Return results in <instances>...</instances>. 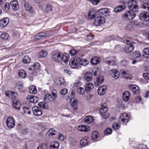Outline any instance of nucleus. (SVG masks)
<instances>
[{
	"label": "nucleus",
	"mask_w": 149,
	"mask_h": 149,
	"mask_svg": "<svg viewBox=\"0 0 149 149\" xmlns=\"http://www.w3.org/2000/svg\"><path fill=\"white\" fill-rule=\"evenodd\" d=\"M112 132V130L111 128H107L104 131V134L105 135H108L110 134Z\"/></svg>",
	"instance_id": "obj_48"
},
{
	"label": "nucleus",
	"mask_w": 149,
	"mask_h": 149,
	"mask_svg": "<svg viewBox=\"0 0 149 149\" xmlns=\"http://www.w3.org/2000/svg\"><path fill=\"white\" fill-rule=\"evenodd\" d=\"M41 58H44L47 55V52L45 50L41 51L39 54Z\"/></svg>",
	"instance_id": "obj_45"
},
{
	"label": "nucleus",
	"mask_w": 149,
	"mask_h": 149,
	"mask_svg": "<svg viewBox=\"0 0 149 149\" xmlns=\"http://www.w3.org/2000/svg\"><path fill=\"white\" fill-rule=\"evenodd\" d=\"M135 16L134 12L128 11L122 15V18L125 20H131L133 19Z\"/></svg>",
	"instance_id": "obj_1"
},
{
	"label": "nucleus",
	"mask_w": 149,
	"mask_h": 149,
	"mask_svg": "<svg viewBox=\"0 0 149 149\" xmlns=\"http://www.w3.org/2000/svg\"><path fill=\"white\" fill-rule=\"evenodd\" d=\"M84 77L87 81H89L92 79V75L90 72H88L85 73Z\"/></svg>",
	"instance_id": "obj_25"
},
{
	"label": "nucleus",
	"mask_w": 149,
	"mask_h": 149,
	"mask_svg": "<svg viewBox=\"0 0 149 149\" xmlns=\"http://www.w3.org/2000/svg\"><path fill=\"white\" fill-rule=\"evenodd\" d=\"M77 52L74 49H71L69 52V54L72 56H73Z\"/></svg>",
	"instance_id": "obj_60"
},
{
	"label": "nucleus",
	"mask_w": 149,
	"mask_h": 149,
	"mask_svg": "<svg viewBox=\"0 0 149 149\" xmlns=\"http://www.w3.org/2000/svg\"><path fill=\"white\" fill-rule=\"evenodd\" d=\"M97 12L92 10L90 11L88 13V15L91 19L94 18L96 16Z\"/></svg>",
	"instance_id": "obj_31"
},
{
	"label": "nucleus",
	"mask_w": 149,
	"mask_h": 149,
	"mask_svg": "<svg viewBox=\"0 0 149 149\" xmlns=\"http://www.w3.org/2000/svg\"><path fill=\"white\" fill-rule=\"evenodd\" d=\"M31 59L30 57L27 56L24 57L22 59V61L24 63H27L30 62Z\"/></svg>",
	"instance_id": "obj_39"
},
{
	"label": "nucleus",
	"mask_w": 149,
	"mask_h": 149,
	"mask_svg": "<svg viewBox=\"0 0 149 149\" xmlns=\"http://www.w3.org/2000/svg\"><path fill=\"white\" fill-rule=\"evenodd\" d=\"M23 111L25 113L30 114L31 113V111L28 107H24L23 108Z\"/></svg>",
	"instance_id": "obj_50"
},
{
	"label": "nucleus",
	"mask_w": 149,
	"mask_h": 149,
	"mask_svg": "<svg viewBox=\"0 0 149 149\" xmlns=\"http://www.w3.org/2000/svg\"><path fill=\"white\" fill-rule=\"evenodd\" d=\"M77 92L81 95H83L84 93V89L82 87H79L77 89Z\"/></svg>",
	"instance_id": "obj_51"
},
{
	"label": "nucleus",
	"mask_w": 149,
	"mask_h": 149,
	"mask_svg": "<svg viewBox=\"0 0 149 149\" xmlns=\"http://www.w3.org/2000/svg\"><path fill=\"white\" fill-rule=\"evenodd\" d=\"M64 138V136L62 134H59L58 137V139L61 141H63V140Z\"/></svg>",
	"instance_id": "obj_64"
},
{
	"label": "nucleus",
	"mask_w": 149,
	"mask_h": 149,
	"mask_svg": "<svg viewBox=\"0 0 149 149\" xmlns=\"http://www.w3.org/2000/svg\"><path fill=\"white\" fill-rule=\"evenodd\" d=\"M129 87L135 95H138L140 93V90L139 88L136 85H130Z\"/></svg>",
	"instance_id": "obj_8"
},
{
	"label": "nucleus",
	"mask_w": 149,
	"mask_h": 149,
	"mask_svg": "<svg viewBox=\"0 0 149 149\" xmlns=\"http://www.w3.org/2000/svg\"><path fill=\"white\" fill-rule=\"evenodd\" d=\"M5 95L11 99H13L17 96V94L16 92L7 91L5 92Z\"/></svg>",
	"instance_id": "obj_11"
},
{
	"label": "nucleus",
	"mask_w": 149,
	"mask_h": 149,
	"mask_svg": "<svg viewBox=\"0 0 149 149\" xmlns=\"http://www.w3.org/2000/svg\"><path fill=\"white\" fill-rule=\"evenodd\" d=\"M17 86L19 90H21L23 88V86L22 83L19 82L17 84Z\"/></svg>",
	"instance_id": "obj_58"
},
{
	"label": "nucleus",
	"mask_w": 149,
	"mask_h": 149,
	"mask_svg": "<svg viewBox=\"0 0 149 149\" xmlns=\"http://www.w3.org/2000/svg\"><path fill=\"white\" fill-rule=\"evenodd\" d=\"M108 109V108L107 107L106 104L105 103L102 104H101V107L99 109L100 114H101V111L102 113H104L106 112Z\"/></svg>",
	"instance_id": "obj_23"
},
{
	"label": "nucleus",
	"mask_w": 149,
	"mask_h": 149,
	"mask_svg": "<svg viewBox=\"0 0 149 149\" xmlns=\"http://www.w3.org/2000/svg\"><path fill=\"white\" fill-rule=\"evenodd\" d=\"M94 87L93 84L91 83L87 84L86 85L85 90L87 93H89L91 90L93 89Z\"/></svg>",
	"instance_id": "obj_22"
},
{
	"label": "nucleus",
	"mask_w": 149,
	"mask_h": 149,
	"mask_svg": "<svg viewBox=\"0 0 149 149\" xmlns=\"http://www.w3.org/2000/svg\"><path fill=\"white\" fill-rule=\"evenodd\" d=\"M98 136L97 132L96 131L93 132L92 134V138L93 139H95L97 138Z\"/></svg>",
	"instance_id": "obj_49"
},
{
	"label": "nucleus",
	"mask_w": 149,
	"mask_h": 149,
	"mask_svg": "<svg viewBox=\"0 0 149 149\" xmlns=\"http://www.w3.org/2000/svg\"><path fill=\"white\" fill-rule=\"evenodd\" d=\"M129 119V117L127 114L126 113H124L120 115L118 119V121L120 123H124L125 124H126Z\"/></svg>",
	"instance_id": "obj_5"
},
{
	"label": "nucleus",
	"mask_w": 149,
	"mask_h": 149,
	"mask_svg": "<svg viewBox=\"0 0 149 149\" xmlns=\"http://www.w3.org/2000/svg\"><path fill=\"white\" fill-rule=\"evenodd\" d=\"M122 73L124 77L126 79H128V77L130 75V73L127 70H124L122 71Z\"/></svg>",
	"instance_id": "obj_38"
},
{
	"label": "nucleus",
	"mask_w": 149,
	"mask_h": 149,
	"mask_svg": "<svg viewBox=\"0 0 149 149\" xmlns=\"http://www.w3.org/2000/svg\"><path fill=\"white\" fill-rule=\"evenodd\" d=\"M79 60H80L79 62V65L85 66L88 63V61L86 59H82L79 58Z\"/></svg>",
	"instance_id": "obj_28"
},
{
	"label": "nucleus",
	"mask_w": 149,
	"mask_h": 149,
	"mask_svg": "<svg viewBox=\"0 0 149 149\" xmlns=\"http://www.w3.org/2000/svg\"><path fill=\"white\" fill-rule=\"evenodd\" d=\"M79 57H75L71 59L69 61V64L71 67L72 68H76L79 65Z\"/></svg>",
	"instance_id": "obj_4"
},
{
	"label": "nucleus",
	"mask_w": 149,
	"mask_h": 149,
	"mask_svg": "<svg viewBox=\"0 0 149 149\" xmlns=\"http://www.w3.org/2000/svg\"><path fill=\"white\" fill-rule=\"evenodd\" d=\"M1 37L3 40H6L8 39L9 36L8 33H4L1 35Z\"/></svg>",
	"instance_id": "obj_42"
},
{
	"label": "nucleus",
	"mask_w": 149,
	"mask_h": 149,
	"mask_svg": "<svg viewBox=\"0 0 149 149\" xmlns=\"http://www.w3.org/2000/svg\"><path fill=\"white\" fill-rule=\"evenodd\" d=\"M9 22L8 18L6 17L0 20V27L1 28H4L6 27Z\"/></svg>",
	"instance_id": "obj_16"
},
{
	"label": "nucleus",
	"mask_w": 149,
	"mask_h": 149,
	"mask_svg": "<svg viewBox=\"0 0 149 149\" xmlns=\"http://www.w3.org/2000/svg\"><path fill=\"white\" fill-rule=\"evenodd\" d=\"M133 28L132 25V24H128L126 27L128 31H131Z\"/></svg>",
	"instance_id": "obj_61"
},
{
	"label": "nucleus",
	"mask_w": 149,
	"mask_h": 149,
	"mask_svg": "<svg viewBox=\"0 0 149 149\" xmlns=\"http://www.w3.org/2000/svg\"><path fill=\"white\" fill-rule=\"evenodd\" d=\"M141 55V53L139 51H136L134 52L133 56L134 57L137 58L140 57Z\"/></svg>",
	"instance_id": "obj_52"
},
{
	"label": "nucleus",
	"mask_w": 149,
	"mask_h": 149,
	"mask_svg": "<svg viewBox=\"0 0 149 149\" xmlns=\"http://www.w3.org/2000/svg\"><path fill=\"white\" fill-rule=\"evenodd\" d=\"M27 100L32 103H36L38 102V99L36 96L32 95L28 96L26 97Z\"/></svg>",
	"instance_id": "obj_13"
},
{
	"label": "nucleus",
	"mask_w": 149,
	"mask_h": 149,
	"mask_svg": "<svg viewBox=\"0 0 149 149\" xmlns=\"http://www.w3.org/2000/svg\"><path fill=\"white\" fill-rule=\"evenodd\" d=\"M44 100L45 102L47 103L53 102L54 101V100L52 99V96L49 93H47L45 95Z\"/></svg>",
	"instance_id": "obj_17"
},
{
	"label": "nucleus",
	"mask_w": 149,
	"mask_h": 149,
	"mask_svg": "<svg viewBox=\"0 0 149 149\" xmlns=\"http://www.w3.org/2000/svg\"><path fill=\"white\" fill-rule=\"evenodd\" d=\"M107 89V86L104 85L100 86L97 90V93L100 95H102L104 94Z\"/></svg>",
	"instance_id": "obj_14"
},
{
	"label": "nucleus",
	"mask_w": 149,
	"mask_h": 149,
	"mask_svg": "<svg viewBox=\"0 0 149 149\" xmlns=\"http://www.w3.org/2000/svg\"><path fill=\"white\" fill-rule=\"evenodd\" d=\"M21 103L17 100H14L13 102V106L16 109L19 110L20 109Z\"/></svg>",
	"instance_id": "obj_26"
},
{
	"label": "nucleus",
	"mask_w": 149,
	"mask_h": 149,
	"mask_svg": "<svg viewBox=\"0 0 149 149\" xmlns=\"http://www.w3.org/2000/svg\"><path fill=\"white\" fill-rule=\"evenodd\" d=\"M33 68H35V70L38 68L40 67V64L38 62L35 63L33 65H32Z\"/></svg>",
	"instance_id": "obj_59"
},
{
	"label": "nucleus",
	"mask_w": 149,
	"mask_h": 149,
	"mask_svg": "<svg viewBox=\"0 0 149 149\" xmlns=\"http://www.w3.org/2000/svg\"><path fill=\"white\" fill-rule=\"evenodd\" d=\"M52 7L49 4H48L46 7V10L47 12H51L52 9Z\"/></svg>",
	"instance_id": "obj_55"
},
{
	"label": "nucleus",
	"mask_w": 149,
	"mask_h": 149,
	"mask_svg": "<svg viewBox=\"0 0 149 149\" xmlns=\"http://www.w3.org/2000/svg\"><path fill=\"white\" fill-rule=\"evenodd\" d=\"M45 104H46L45 102H42L38 104V106L40 108L42 109H45L46 107Z\"/></svg>",
	"instance_id": "obj_53"
},
{
	"label": "nucleus",
	"mask_w": 149,
	"mask_h": 149,
	"mask_svg": "<svg viewBox=\"0 0 149 149\" xmlns=\"http://www.w3.org/2000/svg\"><path fill=\"white\" fill-rule=\"evenodd\" d=\"M10 5L14 10H17L19 8L18 3L16 0H14L10 2Z\"/></svg>",
	"instance_id": "obj_21"
},
{
	"label": "nucleus",
	"mask_w": 149,
	"mask_h": 149,
	"mask_svg": "<svg viewBox=\"0 0 149 149\" xmlns=\"http://www.w3.org/2000/svg\"><path fill=\"white\" fill-rule=\"evenodd\" d=\"M105 8H101L99 10L97 13H98L100 15H102L104 14V9Z\"/></svg>",
	"instance_id": "obj_56"
},
{
	"label": "nucleus",
	"mask_w": 149,
	"mask_h": 149,
	"mask_svg": "<svg viewBox=\"0 0 149 149\" xmlns=\"http://www.w3.org/2000/svg\"><path fill=\"white\" fill-rule=\"evenodd\" d=\"M87 137H85L83 138L80 141V144L83 146H86L87 145L88 141L87 140Z\"/></svg>",
	"instance_id": "obj_40"
},
{
	"label": "nucleus",
	"mask_w": 149,
	"mask_h": 149,
	"mask_svg": "<svg viewBox=\"0 0 149 149\" xmlns=\"http://www.w3.org/2000/svg\"><path fill=\"white\" fill-rule=\"evenodd\" d=\"M143 77L145 79L149 80V73H144L143 74Z\"/></svg>",
	"instance_id": "obj_62"
},
{
	"label": "nucleus",
	"mask_w": 149,
	"mask_h": 149,
	"mask_svg": "<svg viewBox=\"0 0 149 149\" xmlns=\"http://www.w3.org/2000/svg\"><path fill=\"white\" fill-rule=\"evenodd\" d=\"M126 41L127 44L124 50L126 53H129L132 52L134 49L133 45L134 43L132 41L130 42L128 40H127Z\"/></svg>",
	"instance_id": "obj_3"
},
{
	"label": "nucleus",
	"mask_w": 149,
	"mask_h": 149,
	"mask_svg": "<svg viewBox=\"0 0 149 149\" xmlns=\"http://www.w3.org/2000/svg\"><path fill=\"white\" fill-rule=\"evenodd\" d=\"M32 111L34 114L36 116H39L42 114V111L40 108L37 106L33 107L32 108Z\"/></svg>",
	"instance_id": "obj_12"
},
{
	"label": "nucleus",
	"mask_w": 149,
	"mask_h": 149,
	"mask_svg": "<svg viewBox=\"0 0 149 149\" xmlns=\"http://www.w3.org/2000/svg\"><path fill=\"white\" fill-rule=\"evenodd\" d=\"M90 127L87 126L82 125L78 127V129L80 131L87 132L90 130Z\"/></svg>",
	"instance_id": "obj_19"
},
{
	"label": "nucleus",
	"mask_w": 149,
	"mask_h": 149,
	"mask_svg": "<svg viewBox=\"0 0 149 149\" xmlns=\"http://www.w3.org/2000/svg\"><path fill=\"white\" fill-rule=\"evenodd\" d=\"M52 58L53 60L59 63L61 61V54L59 52H54L52 53Z\"/></svg>",
	"instance_id": "obj_10"
},
{
	"label": "nucleus",
	"mask_w": 149,
	"mask_h": 149,
	"mask_svg": "<svg viewBox=\"0 0 149 149\" xmlns=\"http://www.w3.org/2000/svg\"><path fill=\"white\" fill-rule=\"evenodd\" d=\"M59 146L58 143L56 142H54L53 145L50 146V149H57Z\"/></svg>",
	"instance_id": "obj_41"
},
{
	"label": "nucleus",
	"mask_w": 149,
	"mask_h": 149,
	"mask_svg": "<svg viewBox=\"0 0 149 149\" xmlns=\"http://www.w3.org/2000/svg\"><path fill=\"white\" fill-rule=\"evenodd\" d=\"M100 62V59L97 57H94L92 58L91 60V63L93 65L98 64Z\"/></svg>",
	"instance_id": "obj_30"
},
{
	"label": "nucleus",
	"mask_w": 149,
	"mask_h": 149,
	"mask_svg": "<svg viewBox=\"0 0 149 149\" xmlns=\"http://www.w3.org/2000/svg\"><path fill=\"white\" fill-rule=\"evenodd\" d=\"M24 6L25 9L28 11H29L31 13H32L33 11V9L31 6L28 4L27 3H26L24 4Z\"/></svg>",
	"instance_id": "obj_34"
},
{
	"label": "nucleus",
	"mask_w": 149,
	"mask_h": 149,
	"mask_svg": "<svg viewBox=\"0 0 149 149\" xmlns=\"http://www.w3.org/2000/svg\"><path fill=\"white\" fill-rule=\"evenodd\" d=\"M102 118L103 119L108 118L109 116V114L106 112L102 113V111L101 112V114H100Z\"/></svg>",
	"instance_id": "obj_44"
},
{
	"label": "nucleus",
	"mask_w": 149,
	"mask_h": 149,
	"mask_svg": "<svg viewBox=\"0 0 149 149\" xmlns=\"http://www.w3.org/2000/svg\"><path fill=\"white\" fill-rule=\"evenodd\" d=\"M139 18L141 20L146 22L149 20V13L144 11L140 14Z\"/></svg>",
	"instance_id": "obj_9"
},
{
	"label": "nucleus",
	"mask_w": 149,
	"mask_h": 149,
	"mask_svg": "<svg viewBox=\"0 0 149 149\" xmlns=\"http://www.w3.org/2000/svg\"><path fill=\"white\" fill-rule=\"evenodd\" d=\"M93 120V117L90 116H88L84 118L85 122L86 123H92Z\"/></svg>",
	"instance_id": "obj_27"
},
{
	"label": "nucleus",
	"mask_w": 149,
	"mask_h": 149,
	"mask_svg": "<svg viewBox=\"0 0 149 149\" xmlns=\"http://www.w3.org/2000/svg\"><path fill=\"white\" fill-rule=\"evenodd\" d=\"M141 8L149 11V2L144 3L141 6Z\"/></svg>",
	"instance_id": "obj_37"
},
{
	"label": "nucleus",
	"mask_w": 149,
	"mask_h": 149,
	"mask_svg": "<svg viewBox=\"0 0 149 149\" xmlns=\"http://www.w3.org/2000/svg\"><path fill=\"white\" fill-rule=\"evenodd\" d=\"M111 74L112 77L115 79L118 78L120 76L119 72L115 69L111 70Z\"/></svg>",
	"instance_id": "obj_18"
},
{
	"label": "nucleus",
	"mask_w": 149,
	"mask_h": 149,
	"mask_svg": "<svg viewBox=\"0 0 149 149\" xmlns=\"http://www.w3.org/2000/svg\"><path fill=\"white\" fill-rule=\"evenodd\" d=\"M105 19L102 16L98 17L96 18L94 20V24L95 26H98L100 24L104 23Z\"/></svg>",
	"instance_id": "obj_7"
},
{
	"label": "nucleus",
	"mask_w": 149,
	"mask_h": 149,
	"mask_svg": "<svg viewBox=\"0 0 149 149\" xmlns=\"http://www.w3.org/2000/svg\"><path fill=\"white\" fill-rule=\"evenodd\" d=\"M104 80V78L102 76H99L96 78V81L101 84L103 82Z\"/></svg>",
	"instance_id": "obj_47"
},
{
	"label": "nucleus",
	"mask_w": 149,
	"mask_h": 149,
	"mask_svg": "<svg viewBox=\"0 0 149 149\" xmlns=\"http://www.w3.org/2000/svg\"><path fill=\"white\" fill-rule=\"evenodd\" d=\"M6 124L9 128H13L15 126V121L13 118L11 117H8L6 120Z\"/></svg>",
	"instance_id": "obj_6"
},
{
	"label": "nucleus",
	"mask_w": 149,
	"mask_h": 149,
	"mask_svg": "<svg viewBox=\"0 0 149 149\" xmlns=\"http://www.w3.org/2000/svg\"><path fill=\"white\" fill-rule=\"evenodd\" d=\"M37 149H47V145L45 144H42L38 146Z\"/></svg>",
	"instance_id": "obj_54"
},
{
	"label": "nucleus",
	"mask_w": 149,
	"mask_h": 149,
	"mask_svg": "<svg viewBox=\"0 0 149 149\" xmlns=\"http://www.w3.org/2000/svg\"><path fill=\"white\" fill-rule=\"evenodd\" d=\"M130 92L128 91H125L123 93V99L125 101H128L130 97Z\"/></svg>",
	"instance_id": "obj_20"
},
{
	"label": "nucleus",
	"mask_w": 149,
	"mask_h": 149,
	"mask_svg": "<svg viewBox=\"0 0 149 149\" xmlns=\"http://www.w3.org/2000/svg\"><path fill=\"white\" fill-rule=\"evenodd\" d=\"M30 93L31 94H35L37 92L36 88L35 86L31 85L30 86L29 88Z\"/></svg>",
	"instance_id": "obj_32"
},
{
	"label": "nucleus",
	"mask_w": 149,
	"mask_h": 149,
	"mask_svg": "<svg viewBox=\"0 0 149 149\" xmlns=\"http://www.w3.org/2000/svg\"><path fill=\"white\" fill-rule=\"evenodd\" d=\"M48 35L46 33L42 32L36 35L34 38L36 39H39L41 38L42 37L47 36Z\"/></svg>",
	"instance_id": "obj_29"
},
{
	"label": "nucleus",
	"mask_w": 149,
	"mask_h": 149,
	"mask_svg": "<svg viewBox=\"0 0 149 149\" xmlns=\"http://www.w3.org/2000/svg\"><path fill=\"white\" fill-rule=\"evenodd\" d=\"M102 118L103 119L108 118L109 116V114L106 112L102 113V111L101 112V114H100Z\"/></svg>",
	"instance_id": "obj_43"
},
{
	"label": "nucleus",
	"mask_w": 149,
	"mask_h": 149,
	"mask_svg": "<svg viewBox=\"0 0 149 149\" xmlns=\"http://www.w3.org/2000/svg\"><path fill=\"white\" fill-rule=\"evenodd\" d=\"M19 76L21 78H24L26 76V74L24 70H21L18 71Z\"/></svg>",
	"instance_id": "obj_33"
},
{
	"label": "nucleus",
	"mask_w": 149,
	"mask_h": 149,
	"mask_svg": "<svg viewBox=\"0 0 149 149\" xmlns=\"http://www.w3.org/2000/svg\"><path fill=\"white\" fill-rule=\"evenodd\" d=\"M69 59V56L68 54L64 53L62 56H61V61L60 62L62 63L63 62L64 63L67 62Z\"/></svg>",
	"instance_id": "obj_15"
},
{
	"label": "nucleus",
	"mask_w": 149,
	"mask_h": 149,
	"mask_svg": "<svg viewBox=\"0 0 149 149\" xmlns=\"http://www.w3.org/2000/svg\"><path fill=\"white\" fill-rule=\"evenodd\" d=\"M56 133V131L53 128H52L49 130L47 132V135L49 136L50 135L53 136L55 135Z\"/></svg>",
	"instance_id": "obj_35"
},
{
	"label": "nucleus",
	"mask_w": 149,
	"mask_h": 149,
	"mask_svg": "<svg viewBox=\"0 0 149 149\" xmlns=\"http://www.w3.org/2000/svg\"><path fill=\"white\" fill-rule=\"evenodd\" d=\"M68 90L66 89H63L61 90L60 92V94L62 95H65L68 93Z\"/></svg>",
	"instance_id": "obj_57"
},
{
	"label": "nucleus",
	"mask_w": 149,
	"mask_h": 149,
	"mask_svg": "<svg viewBox=\"0 0 149 149\" xmlns=\"http://www.w3.org/2000/svg\"><path fill=\"white\" fill-rule=\"evenodd\" d=\"M57 81L58 82L57 84L59 85L63 84L64 83L63 80V79H59Z\"/></svg>",
	"instance_id": "obj_63"
},
{
	"label": "nucleus",
	"mask_w": 149,
	"mask_h": 149,
	"mask_svg": "<svg viewBox=\"0 0 149 149\" xmlns=\"http://www.w3.org/2000/svg\"><path fill=\"white\" fill-rule=\"evenodd\" d=\"M143 56L146 58H147L149 56V47L144 49L143 51Z\"/></svg>",
	"instance_id": "obj_36"
},
{
	"label": "nucleus",
	"mask_w": 149,
	"mask_h": 149,
	"mask_svg": "<svg viewBox=\"0 0 149 149\" xmlns=\"http://www.w3.org/2000/svg\"><path fill=\"white\" fill-rule=\"evenodd\" d=\"M128 6L130 9L133 12L137 11L138 6L136 1L135 0H131L128 3Z\"/></svg>",
	"instance_id": "obj_2"
},
{
	"label": "nucleus",
	"mask_w": 149,
	"mask_h": 149,
	"mask_svg": "<svg viewBox=\"0 0 149 149\" xmlns=\"http://www.w3.org/2000/svg\"><path fill=\"white\" fill-rule=\"evenodd\" d=\"M126 8L124 5H120L116 7L114 9V11L115 13H118L123 11Z\"/></svg>",
	"instance_id": "obj_24"
},
{
	"label": "nucleus",
	"mask_w": 149,
	"mask_h": 149,
	"mask_svg": "<svg viewBox=\"0 0 149 149\" xmlns=\"http://www.w3.org/2000/svg\"><path fill=\"white\" fill-rule=\"evenodd\" d=\"M105 63L111 66L114 65L116 64L115 61L113 60L106 61H105Z\"/></svg>",
	"instance_id": "obj_46"
}]
</instances>
